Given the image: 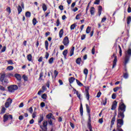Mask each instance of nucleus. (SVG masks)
Returning a JSON list of instances; mask_svg holds the SVG:
<instances>
[{
	"mask_svg": "<svg viewBox=\"0 0 131 131\" xmlns=\"http://www.w3.org/2000/svg\"><path fill=\"white\" fill-rule=\"evenodd\" d=\"M45 45L46 51H48V50H49V42L48 40L45 41Z\"/></svg>",
	"mask_w": 131,
	"mask_h": 131,
	"instance_id": "22",
	"label": "nucleus"
},
{
	"mask_svg": "<svg viewBox=\"0 0 131 131\" xmlns=\"http://www.w3.org/2000/svg\"><path fill=\"white\" fill-rule=\"evenodd\" d=\"M41 98H42V99H43V100H47V94H43L41 96Z\"/></svg>",
	"mask_w": 131,
	"mask_h": 131,
	"instance_id": "48",
	"label": "nucleus"
},
{
	"mask_svg": "<svg viewBox=\"0 0 131 131\" xmlns=\"http://www.w3.org/2000/svg\"><path fill=\"white\" fill-rule=\"evenodd\" d=\"M6 107H3L1 110V114H4L6 112Z\"/></svg>",
	"mask_w": 131,
	"mask_h": 131,
	"instance_id": "38",
	"label": "nucleus"
},
{
	"mask_svg": "<svg viewBox=\"0 0 131 131\" xmlns=\"http://www.w3.org/2000/svg\"><path fill=\"white\" fill-rule=\"evenodd\" d=\"M40 127L42 131H48V121H43V125H40ZM39 131L41 130H40Z\"/></svg>",
	"mask_w": 131,
	"mask_h": 131,
	"instance_id": "5",
	"label": "nucleus"
},
{
	"mask_svg": "<svg viewBox=\"0 0 131 131\" xmlns=\"http://www.w3.org/2000/svg\"><path fill=\"white\" fill-rule=\"evenodd\" d=\"M80 113L81 116H82V115H83V107H82V103L80 104Z\"/></svg>",
	"mask_w": 131,
	"mask_h": 131,
	"instance_id": "18",
	"label": "nucleus"
},
{
	"mask_svg": "<svg viewBox=\"0 0 131 131\" xmlns=\"http://www.w3.org/2000/svg\"><path fill=\"white\" fill-rule=\"evenodd\" d=\"M15 77L17 79V80H18V81H21V79H22L21 75H20V74H15Z\"/></svg>",
	"mask_w": 131,
	"mask_h": 131,
	"instance_id": "15",
	"label": "nucleus"
},
{
	"mask_svg": "<svg viewBox=\"0 0 131 131\" xmlns=\"http://www.w3.org/2000/svg\"><path fill=\"white\" fill-rule=\"evenodd\" d=\"M85 94H86V98L88 101H90V93H89V90L88 89H85Z\"/></svg>",
	"mask_w": 131,
	"mask_h": 131,
	"instance_id": "16",
	"label": "nucleus"
},
{
	"mask_svg": "<svg viewBox=\"0 0 131 131\" xmlns=\"http://www.w3.org/2000/svg\"><path fill=\"white\" fill-rule=\"evenodd\" d=\"M25 15L27 18H30V17H31V13L29 11H27L26 12Z\"/></svg>",
	"mask_w": 131,
	"mask_h": 131,
	"instance_id": "23",
	"label": "nucleus"
},
{
	"mask_svg": "<svg viewBox=\"0 0 131 131\" xmlns=\"http://www.w3.org/2000/svg\"><path fill=\"white\" fill-rule=\"evenodd\" d=\"M123 77L125 79H127L128 78V74L127 73H125L123 74Z\"/></svg>",
	"mask_w": 131,
	"mask_h": 131,
	"instance_id": "40",
	"label": "nucleus"
},
{
	"mask_svg": "<svg viewBox=\"0 0 131 131\" xmlns=\"http://www.w3.org/2000/svg\"><path fill=\"white\" fill-rule=\"evenodd\" d=\"M130 22H131V17L130 16H128L127 18V24L128 25L129 24H130Z\"/></svg>",
	"mask_w": 131,
	"mask_h": 131,
	"instance_id": "34",
	"label": "nucleus"
},
{
	"mask_svg": "<svg viewBox=\"0 0 131 131\" xmlns=\"http://www.w3.org/2000/svg\"><path fill=\"white\" fill-rule=\"evenodd\" d=\"M29 112H30V113L32 114V112H33V109L32 107L29 108Z\"/></svg>",
	"mask_w": 131,
	"mask_h": 131,
	"instance_id": "55",
	"label": "nucleus"
},
{
	"mask_svg": "<svg viewBox=\"0 0 131 131\" xmlns=\"http://www.w3.org/2000/svg\"><path fill=\"white\" fill-rule=\"evenodd\" d=\"M52 116H53V114L52 113H50L48 115H47L46 116L47 118H48V119H51V118H52Z\"/></svg>",
	"mask_w": 131,
	"mask_h": 131,
	"instance_id": "37",
	"label": "nucleus"
},
{
	"mask_svg": "<svg viewBox=\"0 0 131 131\" xmlns=\"http://www.w3.org/2000/svg\"><path fill=\"white\" fill-rule=\"evenodd\" d=\"M100 0H96L95 2L94 3L95 5H99L100 4Z\"/></svg>",
	"mask_w": 131,
	"mask_h": 131,
	"instance_id": "57",
	"label": "nucleus"
},
{
	"mask_svg": "<svg viewBox=\"0 0 131 131\" xmlns=\"http://www.w3.org/2000/svg\"><path fill=\"white\" fill-rule=\"evenodd\" d=\"M76 81L79 86H82V85H83V84L80 82V81H79V80H78V79H76Z\"/></svg>",
	"mask_w": 131,
	"mask_h": 131,
	"instance_id": "30",
	"label": "nucleus"
},
{
	"mask_svg": "<svg viewBox=\"0 0 131 131\" xmlns=\"http://www.w3.org/2000/svg\"><path fill=\"white\" fill-rule=\"evenodd\" d=\"M130 57H131V49L129 48L125 52V58H124L125 66H126V64L128 63V61H129V59H130Z\"/></svg>",
	"mask_w": 131,
	"mask_h": 131,
	"instance_id": "2",
	"label": "nucleus"
},
{
	"mask_svg": "<svg viewBox=\"0 0 131 131\" xmlns=\"http://www.w3.org/2000/svg\"><path fill=\"white\" fill-rule=\"evenodd\" d=\"M13 69H14V67L12 66H8L6 69V70H8L9 71H11L13 70Z\"/></svg>",
	"mask_w": 131,
	"mask_h": 131,
	"instance_id": "32",
	"label": "nucleus"
},
{
	"mask_svg": "<svg viewBox=\"0 0 131 131\" xmlns=\"http://www.w3.org/2000/svg\"><path fill=\"white\" fill-rule=\"evenodd\" d=\"M8 63L10 65H13V64H14V63H13V61L12 60H9L8 61H7Z\"/></svg>",
	"mask_w": 131,
	"mask_h": 131,
	"instance_id": "54",
	"label": "nucleus"
},
{
	"mask_svg": "<svg viewBox=\"0 0 131 131\" xmlns=\"http://www.w3.org/2000/svg\"><path fill=\"white\" fill-rule=\"evenodd\" d=\"M6 49H7V47L6 46H4L1 51V53H4V52H6Z\"/></svg>",
	"mask_w": 131,
	"mask_h": 131,
	"instance_id": "45",
	"label": "nucleus"
},
{
	"mask_svg": "<svg viewBox=\"0 0 131 131\" xmlns=\"http://www.w3.org/2000/svg\"><path fill=\"white\" fill-rule=\"evenodd\" d=\"M116 113L114 114L113 117L112 118V120L111 122V127H112L113 125H114V123L115 122V120H116Z\"/></svg>",
	"mask_w": 131,
	"mask_h": 131,
	"instance_id": "11",
	"label": "nucleus"
},
{
	"mask_svg": "<svg viewBox=\"0 0 131 131\" xmlns=\"http://www.w3.org/2000/svg\"><path fill=\"white\" fill-rule=\"evenodd\" d=\"M43 76V73L41 72L39 74V80L40 79L41 80H42V78L41 77H42Z\"/></svg>",
	"mask_w": 131,
	"mask_h": 131,
	"instance_id": "46",
	"label": "nucleus"
},
{
	"mask_svg": "<svg viewBox=\"0 0 131 131\" xmlns=\"http://www.w3.org/2000/svg\"><path fill=\"white\" fill-rule=\"evenodd\" d=\"M112 99H113V100H115V99H116V94L113 93L112 95Z\"/></svg>",
	"mask_w": 131,
	"mask_h": 131,
	"instance_id": "50",
	"label": "nucleus"
},
{
	"mask_svg": "<svg viewBox=\"0 0 131 131\" xmlns=\"http://www.w3.org/2000/svg\"><path fill=\"white\" fill-rule=\"evenodd\" d=\"M98 14L99 16H101V14H102V7L101 6H99L98 8Z\"/></svg>",
	"mask_w": 131,
	"mask_h": 131,
	"instance_id": "31",
	"label": "nucleus"
},
{
	"mask_svg": "<svg viewBox=\"0 0 131 131\" xmlns=\"http://www.w3.org/2000/svg\"><path fill=\"white\" fill-rule=\"evenodd\" d=\"M5 77H6V74H3L1 75L0 77V80L1 82H4V80H5Z\"/></svg>",
	"mask_w": 131,
	"mask_h": 131,
	"instance_id": "17",
	"label": "nucleus"
},
{
	"mask_svg": "<svg viewBox=\"0 0 131 131\" xmlns=\"http://www.w3.org/2000/svg\"><path fill=\"white\" fill-rule=\"evenodd\" d=\"M59 9L60 10V11H63L64 10V7L62 5H60L59 6Z\"/></svg>",
	"mask_w": 131,
	"mask_h": 131,
	"instance_id": "58",
	"label": "nucleus"
},
{
	"mask_svg": "<svg viewBox=\"0 0 131 131\" xmlns=\"http://www.w3.org/2000/svg\"><path fill=\"white\" fill-rule=\"evenodd\" d=\"M17 11L18 14H21V12H22V7L20 5L17 7Z\"/></svg>",
	"mask_w": 131,
	"mask_h": 131,
	"instance_id": "25",
	"label": "nucleus"
},
{
	"mask_svg": "<svg viewBox=\"0 0 131 131\" xmlns=\"http://www.w3.org/2000/svg\"><path fill=\"white\" fill-rule=\"evenodd\" d=\"M81 16V13L77 14L76 16V20H79V19H80Z\"/></svg>",
	"mask_w": 131,
	"mask_h": 131,
	"instance_id": "44",
	"label": "nucleus"
},
{
	"mask_svg": "<svg viewBox=\"0 0 131 131\" xmlns=\"http://www.w3.org/2000/svg\"><path fill=\"white\" fill-rule=\"evenodd\" d=\"M69 80L70 83H73V82L74 81V80H75V78L72 77L69 78Z\"/></svg>",
	"mask_w": 131,
	"mask_h": 131,
	"instance_id": "27",
	"label": "nucleus"
},
{
	"mask_svg": "<svg viewBox=\"0 0 131 131\" xmlns=\"http://www.w3.org/2000/svg\"><path fill=\"white\" fill-rule=\"evenodd\" d=\"M112 58H115L113 62V67L112 69L114 68L116 66V63H117V56H115V53H114Z\"/></svg>",
	"mask_w": 131,
	"mask_h": 131,
	"instance_id": "8",
	"label": "nucleus"
},
{
	"mask_svg": "<svg viewBox=\"0 0 131 131\" xmlns=\"http://www.w3.org/2000/svg\"><path fill=\"white\" fill-rule=\"evenodd\" d=\"M88 128H89L90 131H93V129L92 127V120L91 119L90 115H89V118H88Z\"/></svg>",
	"mask_w": 131,
	"mask_h": 131,
	"instance_id": "9",
	"label": "nucleus"
},
{
	"mask_svg": "<svg viewBox=\"0 0 131 131\" xmlns=\"http://www.w3.org/2000/svg\"><path fill=\"white\" fill-rule=\"evenodd\" d=\"M63 34H64V30L63 29H61L59 33L60 38H61V37H62Z\"/></svg>",
	"mask_w": 131,
	"mask_h": 131,
	"instance_id": "21",
	"label": "nucleus"
},
{
	"mask_svg": "<svg viewBox=\"0 0 131 131\" xmlns=\"http://www.w3.org/2000/svg\"><path fill=\"white\" fill-rule=\"evenodd\" d=\"M75 27H76V24H74L72 25L70 27L71 30H73V29H74V28H75Z\"/></svg>",
	"mask_w": 131,
	"mask_h": 131,
	"instance_id": "36",
	"label": "nucleus"
},
{
	"mask_svg": "<svg viewBox=\"0 0 131 131\" xmlns=\"http://www.w3.org/2000/svg\"><path fill=\"white\" fill-rule=\"evenodd\" d=\"M33 22V24L34 25V26H35V25H36V23H37V21L36 20V19L34 18L32 20Z\"/></svg>",
	"mask_w": 131,
	"mask_h": 131,
	"instance_id": "47",
	"label": "nucleus"
},
{
	"mask_svg": "<svg viewBox=\"0 0 131 131\" xmlns=\"http://www.w3.org/2000/svg\"><path fill=\"white\" fill-rule=\"evenodd\" d=\"M42 8L44 12H46V11H47V10H48V7H47V5L45 3H43L42 4Z\"/></svg>",
	"mask_w": 131,
	"mask_h": 131,
	"instance_id": "19",
	"label": "nucleus"
},
{
	"mask_svg": "<svg viewBox=\"0 0 131 131\" xmlns=\"http://www.w3.org/2000/svg\"><path fill=\"white\" fill-rule=\"evenodd\" d=\"M123 119H118L117 120V130L118 131H123L121 127L123 125Z\"/></svg>",
	"mask_w": 131,
	"mask_h": 131,
	"instance_id": "3",
	"label": "nucleus"
},
{
	"mask_svg": "<svg viewBox=\"0 0 131 131\" xmlns=\"http://www.w3.org/2000/svg\"><path fill=\"white\" fill-rule=\"evenodd\" d=\"M127 12H128V13H131V8H130V7H129V6H128V8L127 9Z\"/></svg>",
	"mask_w": 131,
	"mask_h": 131,
	"instance_id": "64",
	"label": "nucleus"
},
{
	"mask_svg": "<svg viewBox=\"0 0 131 131\" xmlns=\"http://www.w3.org/2000/svg\"><path fill=\"white\" fill-rule=\"evenodd\" d=\"M81 62V58H78L76 60V64L78 65H80V62Z\"/></svg>",
	"mask_w": 131,
	"mask_h": 131,
	"instance_id": "26",
	"label": "nucleus"
},
{
	"mask_svg": "<svg viewBox=\"0 0 131 131\" xmlns=\"http://www.w3.org/2000/svg\"><path fill=\"white\" fill-rule=\"evenodd\" d=\"M86 108L87 113H88V118H90V116L91 118V110H90V106H89L88 104H86Z\"/></svg>",
	"mask_w": 131,
	"mask_h": 131,
	"instance_id": "13",
	"label": "nucleus"
},
{
	"mask_svg": "<svg viewBox=\"0 0 131 131\" xmlns=\"http://www.w3.org/2000/svg\"><path fill=\"white\" fill-rule=\"evenodd\" d=\"M102 95V93L101 92H99L97 93V95L96 96L97 98H100L101 97V95Z\"/></svg>",
	"mask_w": 131,
	"mask_h": 131,
	"instance_id": "52",
	"label": "nucleus"
},
{
	"mask_svg": "<svg viewBox=\"0 0 131 131\" xmlns=\"http://www.w3.org/2000/svg\"><path fill=\"white\" fill-rule=\"evenodd\" d=\"M67 54H68V50H64L62 53V55H63L65 59H66V56H67Z\"/></svg>",
	"mask_w": 131,
	"mask_h": 131,
	"instance_id": "24",
	"label": "nucleus"
},
{
	"mask_svg": "<svg viewBox=\"0 0 131 131\" xmlns=\"http://www.w3.org/2000/svg\"><path fill=\"white\" fill-rule=\"evenodd\" d=\"M9 119H13V116L11 115H4L3 117V121L4 122H6L9 120Z\"/></svg>",
	"mask_w": 131,
	"mask_h": 131,
	"instance_id": "6",
	"label": "nucleus"
},
{
	"mask_svg": "<svg viewBox=\"0 0 131 131\" xmlns=\"http://www.w3.org/2000/svg\"><path fill=\"white\" fill-rule=\"evenodd\" d=\"M23 78L25 81H28V77L25 75L23 76Z\"/></svg>",
	"mask_w": 131,
	"mask_h": 131,
	"instance_id": "33",
	"label": "nucleus"
},
{
	"mask_svg": "<svg viewBox=\"0 0 131 131\" xmlns=\"http://www.w3.org/2000/svg\"><path fill=\"white\" fill-rule=\"evenodd\" d=\"M40 106L42 108H43V107H45V106H46V103H45V102H41L40 103Z\"/></svg>",
	"mask_w": 131,
	"mask_h": 131,
	"instance_id": "60",
	"label": "nucleus"
},
{
	"mask_svg": "<svg viewBox=\"0 0 131 131\" xmlns=\"http://www.w3.org/2000/svg\"><path fill=\"white\" fill-rule=\"evenodd\" d=\"M23 106H24V103H23V102H21L19 105V108H22V107H23Z\"/></svg>",
	"mask_w": 131,
	"mask_h": 131,
	"instance_id": "63",
	"label": "nucleus"
},
{
	"mask_svg": "<svg viewBox=\"0 0 131 131\" xmlns=\"http://www.w3.org/2000/svg\"><path fill=\"white\" fill-rule=\"evenodd\" d=\"M58 82H59L60 85H63V81H62V80L59 79L58 80Z\"/></svg>",
	"mask_w": 131,
	"mask_h": 131,
	"instance_id": "59",
	"label": "nucleus"
},
{
	"mask_svg": "<svg viewBox=\"0 0 131 131\" xmlns=\"http://www.w3.org/2000/svg\"><path fill=\"white\" fill-rule=\"evenodd\" d=\"M90 12L91 15H94L95 14V8L91 7L90 10Z\"/></svg>",
	"mask_w": 131,
	"mask_h": 131,
	"instance_id": "29",
	"label": "nucleus"
},
{
	"mask_svg": "<svg viewBox=\"0 0 131 131\" xmlns=\"http://www.w3.org/2000/svg\"><path fill=\"white\" fill-rule=\"evenodd\" d=\"M106 20H107V18H106V17H104L102 19L101 22L103 23L105 22V21H106Z\"/></svg>",
	"mask_w": 131,
	"mask_h": 131,
	"instance_id": "62",
	"label": "nucleus"
},
{
	"mask_svg": "<svg viewBox=\"0 0 131 131\" xmlns=\"http://www.w3.org/2000/svg\"><path fill=\"white\" fill-rule=\"evenodd\" d=\"M74 47H73L70 51V57H72V56H73V55H74Z\"/></svg>",
	"mask_w": 131,
	"mask_h": 131,
	"instance_id": "20",
	"label": "nucleus"
},
{
	"mask_svg": "<svg viewBox=\"0 0 131 131\" xmlns=\"http://www.w3.org/2000/svg\"><path fill=\"white\" fill-rule=\"evenodd\" d=\"M12 102H13V100L10 98H8L7 100V102L5 103L6 108H9V107H10V105L12 104Z\"/></svg>",
	"mask_w": 131,
	"mask_h": 131,
	"instance_id": "10",
	"label": "nucleus"
},
{
	"mask_svg": "<svg viewBox=\"0 0 131 131\" xmlns=\"http://www.w3.org/2000/svg\"><path fill=\"white\" fill-rule=\"evenodd\" d=\"M27 58L28 60V61H32V56L31 55V54H29L27 56Z\"/></svg>",
	"mask_w": 131,
	"mask_h": 131,
	"instance_id": "28",
	"label": "nucleus"
},
{
	"mask_svg": "<svg viewBox=\"0 0 131 131\" xmlns=\"http://www.w3.org/2000/svg\"><path fill=\"white\" fill-rule=\"evenodd\" d=\"M102 103L104 106L107 104V98H105L104 99L102 100Z\"/></svg>",
	"mask_w": 131,
	"mask_h": 131,
	"instance_id": "39",
	"label": "nucleus"
},
{
	"mask_svg": "<svg viewBox=\"0 0 131 131\" xmlns=\"http://www.w3.org/2000/svg\"><path fill=\"white\" fill-rule=\"evenodd\" d=\"M62 43L65 46V47H68L69 46V38L68 36H66L62 41Z\"/></svg>",
	"mask_w": 131,
	"mask_h": 131,
	"instance_id": "7",
	"label": "nucleus"
},
{
	"mask_svg": "<svg viewBox=\"0 0 131 131\" xmlns=\"http://www.w3.org/2000/svg\"><path fill=\"white\" fill-rule=\"evenodd\" d=\"M116 107H117V101H114L113 103L111 110H115V109H116Z\"/></svg>",
	"mask_w": 131,
	"mask_h": 131,
	"instance_id": "12",
	"label": "nucleus"
},
{
	"mask_svg": "<svg viewBox=\"0 0 131 131\" xmlns=\"http://www.w3.org/2000/svg\"><path fill=\"white\" fill-rule=\"evenodd\" d=\"M0 90H1V91H6V89L4 86H3L1 85H0Z\"/></svg>",
	"mask_w": 131,
	"mask_h": 131,
	"instance_id": "56",
	"label": "nucleus"
},
{
	"mask_svg": "<svg viewBox=\"0 0 131 131\" xmlns=\"http://www.w3.org/2000/svg\"><path fill=\"white\" fill-rule=\"evenodd\" d=\"M58 74H59V73L58 72V71L55 70L54 71L55 78H56V77H57V76H58Z\"/></svg>",
	"mask_w": 131,
	"mask_h": 131,
	"instance_id": "51",
	"label": "nucleus"
},
{
	"mask_svg": "<svg viewBox=\"0 0 131 131\" xmlns=\"http://www.w3.org/2000/svg\"><path fill=\"white\" fill-rule=\"evenodd\" d=\"M95 52H96V49H95V47H94L93 48V49H92V55H95Z\"/></svg>",
	"mask_w": 131,
	"mask_h": 131,
	"instance_id": "49",
	"label": "nucleus"
},
{
	"mask_svg": "<svg viewBox=\"0 0 131 131\" xmlns=\"http://www.w3.org/2000/svg\"><path fill=\"white\" fill-rule=\"evenodd\" d=\"M75 92H76V94L78 97V98L79 99V100H80V94L79 93H78V91H76V90H75Z\"/></svg>",
	"mask_w": 131,
	"mask_h": 131,
	"instance_id": "43",
	"label": "nucleus"
},
{
	"mask_svg": "<svg viewBox=\"0 0 131 131\" xmlns=\"http://www.w3.org/2000/svg\"><path fill=\"white\" fill-rule=\"evenodd\" d=\"M49 56H50V54H49V53L46 52V54L45 55L46 59H48Z\"/></svg>",
	"mask_w": 131,
	"mask_h": 131,
	"instance_id": "61",
	"label": "nucleus"
},
{
	"mask_svg": "<svg viewBox=\"0 0 131 131\" xmlns=\"http://www.w3.org/2000/svg\"><path fill=\"white\" fill-rule=\"evenodd\" d=\"M123 100H122V104H121L119 105V109L121 110V111H122V112H120V113L118 114V117L119 118H122L121 119H123L124 118V112H125V110L126 108V106H125V104L123 103Z\"/></svg>",
	"mask_w": 131,
	"mask_h": 131,
	"instance_id": "1",
	"label": "nucleus"
},
{
	"mask_svg": "<svg viewBox=\"0 0 131 131\" xmlns=\"http://www.w3.org/2000/svg\"><path fill=\"white\" fill-rule=\"evenodd\" d=\"M83 73H84V74H85V75L86 77V76H88V74L89 73V70H87V69H84V70L83 71Z\"/></svg>",
	"mask_w": 131,
	"mask_h": 131,
	"instance_id": "35",
	"label": "nucleus"
},
{
	"mask_svg": "<svg viewBox=\"0 0 131 131\" xmlns=\"http://www.w3.org/2000/svg\"><path fill=\"white\" fill-rule=\"evenodd\" d=\"M53 62H54V57H51L49 60V64H53Z\"/></svg>",
	"mask_w": 131,
	"mask_h": 131,
	"instance_id": "42",
	"label": "nucleus"
},
{
	"mask_svg": "<svg viewBox=\"0 0 131 131\" xmlns=\"http://www.w3.org/2000/svg\"><path fill=\"white\" fill-rule=\"evenodd\" d=\"M8 89L9 93H14L15 91L18 90V86H17V85H11L8 86Z\"/></svg>",
	"mask_w": 131,
	"mask_h": 131,
	"instance_id": "4",
	"label": "nucleus"
},
{
	"mask_svg": "<svg viewBox=\"0 0 131 131\" xmlns=\"http://www.w3.org/2000/svg\"><path fill=\"white\" fill-rule=\"evenodd\" d=\"M91 32V27H88L86 30V33H90Z\"/></svg>",
	"mask_w": 131,
	"mask_h": 131,
	"instance_id": "41",
	"label": "nucleus"
},
{
	"mask_svg": "<svg viewBox=\"0 0 131 131\" xmlns=\"http://www.w3.org/2000/svg\"><path fill=\"white\" fill-rule=\"evenodd\" d=\"M6 11L9 13V14H11V8L7 7L6 9Z\"/></svg>",
	"mask_w": 131,
	"mask_h": 131,
	"instance_id": "53",
	"label": "nucleus"
},
{
	"mask_svg": "<svg viewBox=\"0 0 131 131\" xmlns=\"http://www.w3.org/2000/svg\"><path fill=\"white\" fill-rule=\"evenodd\" d=\"M43 120V115H40V117L38 118V124H39V123H41Z\"/></svg>",
	"mask_w": 131,
	"mask_h": 131,
	"instance_id": "14",
	"label": "nucleus"
}]
</instances>
